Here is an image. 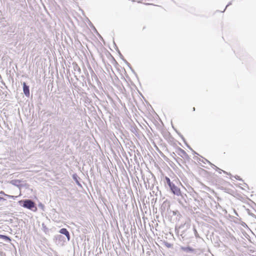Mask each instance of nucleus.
Listing matches in <instances>:
<instances>
[{"label": "nucleus", "mask_w": 256, "mask_h": 256, "mask_svg": "<svg viewBox=\"0 0 256 256\" xmlns=\"http://www.w3.org/2000/svg\"><path fill=\"white\" fill-rule=\"evenodd\" d=\"M23 206L30 210H32L34 208L36 210L34 202L30 200H26L24 201Z\"/></svg>", "instance_id": "nucleus-1"}, {"label": "nucleus", "mask_w": 256, "mask_h": 256, "mask_svg": "<svg viewBox=\"0 0 256 256\" xmlns=\"http://www.w3.org/2000/svg\"><path fill=\"white\" fill-rule=\"evenodd\" d=\"M170 188L174 194L179 195L180 194V190L174 184H172L171 186H170Z\"/></svg>", "instance_id": "nucleus-2"}, {"label": "nucleus", "mask_w": 256, "mask_h": 256, "mask_svg": "<svg viewBox=\"0 0 256 256\" xmlns=\"http://www.w3.org/2000/svg\"><path fill=\"white\" fill-rule=\"evenodd\" d=\"M22 84L24 92L26 96L28 97L30 94L29 87L26 85V82H24Z\"/></svg>", "instance_id": "nucleus-3"}, {"label": "nucleus", "mask_w": 256, "mask_h": 256, "mask_svg": "<svg viewBox=\"0 0 256 256\" xmlns=\"http://www.w3.org/2000/svg\"><path fill=\"white\" fill-rule=\"evenodd\" d=\"M60 232L62 234H64L66 236L68 240H70V234H69V232L68 231V230L66 228H62L60 230Z\"/></svg>", "instance_id": "nucleus-4"}, {"label": "nucleus", "mask_w": 256, "mask_h": 256, "mask_svg": "<svg viewBox=\"0 0 256 256\" xmlns=\"http://www.w3.org/2000/svg\"><path fill=\"white\" fill-rule=\"evenodd\" d=\"M0 238H2L6 240H10V238L8 237V236H6L4 235H2V234H0Z\"/></svg>", "instance_id": "nucleus-5"}, {"label": "nucleus", "mask_w": 256, "mask_h": 256, "mask_svg": "<svg viewBox=\"0 0 256 256\" xmlns=\"http://www.w3.org/2000/svg\"><path fill=\"white\" fill-rule=\"evenodd\" d=\"M166 180L167 182V184H168V185L169 186H171L173 184H172L171 182H170V179L168 178V177H166Z\"/></svg>", "instance_id": "nucleus-6"}, {"label": "nucleus", "mask_w": 256, "mask_h": 256, "mask_svg": "<svg viewBox=\"0 0 256 256\" xmlns=\"http://www.w3.org/2000/svg\"><path fill=\"white\" fill-rule=\"evenodd\" d=\"M0 193V194H3L5 196H7L8 198H12L14 199L17 197V196H10V195H8V194H5L3 192H1Z\"/></svg>", "instance_id": "nucleus-7"}, {"label": "nucleus", "mask_w": 256, "mask_h": 256, "mask_svg": "<svg viewBox=\"0 0 256 256\" xmlns=\"http://www.w3.org/2000/svg\"><path fill=\"white\" fill-rule=\"evenodd\" d=\"M182 249L184 251H186V250L192 251V248H182Z\"/></svg>", "instance_id": "nucleus-8"}, {"label": "nucleus", "mask_w": 256, "mask_h": 256, "mask_svg": "<svg viewBox=\"0 0 256 256\" xmlns=\"http://www.w3.org/2000/svg\"><path fill=\"white\" fill-rule=\"evenodd\" d=\"M3 198L0 197V200H2Z\"/></svg>", "instance_id": "nucleus-9"}]
</instances>
